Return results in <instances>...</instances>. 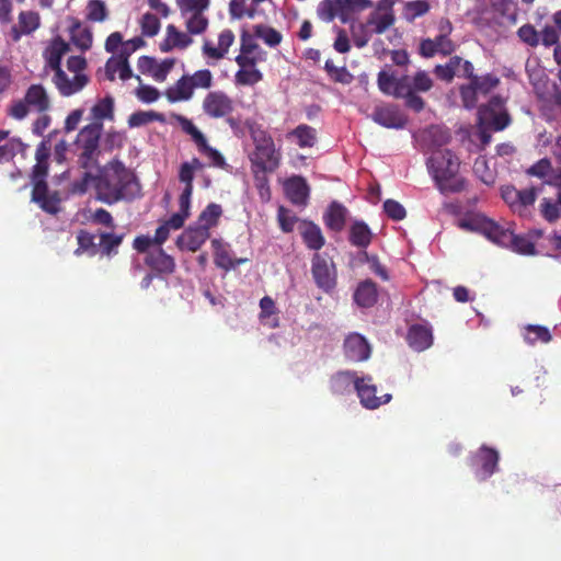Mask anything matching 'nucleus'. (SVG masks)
I'll use <instances>...</instances> for the list:
<instances>
[{"label":"nucleus","mask_w":561,"mask_h":561,"mask_svg":"<svg viewBox=\"0 0 561 561\" xmlns=\"http://www.w3.org/2000/svg\"><path fill=\"white\" fill-rule=\"evenodd\" d=\"M67 151V142L58 130H54L44 137L37 148V204L48 214H57L60 210L61 202L59 193H49L44 181L48 173V161L62 167Z\"/></svg>","instance_id":"f257e3e1"},{"label":"nucleus","mask_w":561,"mask_h":561,"mask_svg":"<svg viewBox=\"0 0 561 561\" xmlns=\"http://www.w3.org/2000/svg\"><path fill=\"white\" fill-rule=\"evenodd\" d=\"M94 190L99 201L113 205L138 197L141 185L134 171L123 162L114 160L99 170L94 179Z\"/></svg>","instance_id":"f03ea898"},{"label":"nucleus","mask_w":561,"mask_h":561,"mask_svg":"<svg viewBox=\"0 0 561 561\" xmlns=\"http://www.w3.org/2000/svg\"><path fill=\"white\" fill-rule=\"evenodd\" d=\"M426 164L442 193H456L465 188V181L456 178L460 165L459 159L449 149L434 150Z\"/></svg>","instance_id":"7ed1b4c3"},{"label":"nucleus","mask_w":561,"mask_h":561,"mask_svg":"<svg viewBox=\"0 0 561 561\" xmlns=\"http://www.w3.org/2000/svg\"><path fill=\"white\" fill-rule=\"evenodd\" d=\"M378 87L385 94L405 98L407 105L415 112L424 107L422 98L413 91L411 77L403 72H378Z\"/></svg>","instance_id":"20e7f679"},{"label":"nucleus","mask_w":561,"mask_h":561,"mask_svg":"<svg viewBox=\"0 0 561 561\" xmlns=\"http://www.w3.org/2000/svg\"><path fill=\"white\" fill-rule=\"evenodd\" d=\"M144 45L145 41L141 37L124 42L119 32L110 34L105 41V50L112 56L107 59L104 70H131L128 58Z\"/></svg>","instance_id":"39448f33"},{"label":"nucleus","mask_w":561,"mask_h":561,"mask_svg":"<svg viewBox=\"0 0 561 561\" xmlns=\"http://www.w3.org/2000/svg\"><path fill=\"white\" fill-rule=\"evenodd\" d=\"M101 133L102 123H92L78 134L76 144L78 149L81 150L78 163L82 169L89 170L98 164Z\"/></svg>","instance_id":"423d86ee"},{"label":"nucleus","mask_w":561,"mask_h":561,"mask_svg":"<svg viewBox=\"0 0 561 561\" xmlns=\"http://www.w3.org/2000/svg\"><path fill=\"white\" fill-rule=\"evenodd\" d=\"M458 227L466 231L479 232L501 247H508L512 240V231L508 228H504L482 215L462 218L459 220Z\"/></svg>","instance_id":"0eeeda50"},{"label":"nucleus","mask_w":561,"mask_h":561,"mask_svg":"<svg viewBox=\"0 0 561 561\" xmlns=\"http://www.w3.org/2000/svg\"><path fill=\"white\" fill-rule=\"evenodd\" d=\"M311 275L319 289L332 291L337 284V268L333 257L327 252H316L311 257Z\"/></svg>","instance_id":"6e6552de"},{"label":"nucleus","mask_w":561,"mask_h":561,"mask_svg":"<svg viewBox=\"0 0 561 561\" xmlns=\"http://www.w3.org/2000/svg\"><path fill=\"white\" fill-rule=\"evenodd\" d=\"M255 179L260 182V186L267 183L264 173H272L280 162V154L275 149V144L267 146H259L250 156Z\"/></svg>","instance_id":"1a4fd4ad"},{"label":"nucleus","mask_w":561,"mask_h":561,"mask_svg":"<svg viewBox=\"0 0 561 561\" xmlns=\"http://www.w3.org/2000/svg\"><path fill=\"white\" fill-rule=\"evenodd\" d=\"M355 390L362 405L369 410L378 409L380 405L390 402L392 396L390 393L377 397V387L373 382L371 376L359 377L355 382Z\"/></svg>","instance_id":"9d476101"},{"label":"nucleus","mask_w":561,"mask_h":561,"mask_svg":"<svg viewBox=\"0 0 561 561\" xmlns=\"http://www.w3.org/2000/svg\"><path fill=\"white\" fill-rule=\"evenodd\" d=\"M53 81L62 96H70L80 92L90 77L85 72H55Z\"/></svg>","instance_id":"9b49d317"},{"label":"nucleus","mask_w":561,"mask_h":561,"mask_svg":"<svg viewBox=\"0 0 561 561\" xmlns=\"http://www.w3.org/2000/svg\"><path fill=\"white\" fill-rule=\"evenodd\" d=\"M371 118L375 123L386 128L403 129L408 124L407 115L396 105L377 106Z\"/></svg>","instance_id":"f8f14e48"},{"label":"nucleus","mask_w":561,"mask_h":561,"mask_svg":"<svg viewBox=\"0 0 561 561\" xmlns=\"http://www.w3.org/2000/svg\"><path fill=\"white\" fill-rule=\"evenodd\" d=\"M203 111L211 118H221L232 113L233 102L224 92H210L203 101Z\"/></svg>","instance_id":"ddd939ff"},{"label":"nucleus","mask_w":561,"mask_h":561,"mask_svg":"<svg viewBox=\"0 0 561 561\" xmlns=\"http://www.w3.org/2000/svg\"><path fill=\"white\" fill-rule=\"evenodd\" d=\"M479 466L476 474L480 481H484L496 472L500 456L499 453L486 445H482L472 458Z\"/></svg>","instance_id":"4468645a"},{"label":"nucleus","mask_w":561,"mask_h":561,"mask_svg":"<svg viewBox=\"0 0 561 561\" xmlns=\"http://www.w3.org/2000/svg\"><path fill=\"white\" fill-rule=\"evenodd\" d=\"M343 350L345 357L351 362L367 360L371 353L369 343L358 333H351L346 336Z\"/></svg>","instance_id":"2eb2a0df"},{"label":"nucleus","mask_w":561,"mask_h":561,"mask_svg":"<svg viewBox=\"0 0 561 561\" xmlns=\"http://www.w3.org/2000/svg\"><path fill=\"white\" fill-rule=\"evenodd\" d=\"M145 264L159 275H171L176 267L173 256L167 254L162 248H154L145 257Z\"/></svg>","instance_id":"dca6fc26"},{"label":"nucleus","mask_w":561,"mask_h":561,"mask_svg":"<svg viewBox=\"0 0 561 561\" xmlns=\"http://www.w3.org/2000/svg\"><path fill=\"white\" fill-rule=\"evenodd\" d=\"M530 80H537L534 82V89L537 96L542 100L552 103L561 111V90L559 87L552 82L549 83L548 80L542 83L541 81L546 78L545 72H530Z\"/></svg>","instance_id":"f3484780"},{"label":"nucleus","mask_w":561,"mask_h":561,"mask_svg":"<svg viewBox=\"0 0 561 561\" xmlns=\"http://www.w3.org/2000/svg\"><path fill=\"white\" fill-rule=\"evenodd\" d=\"M70 51V45L59 36L50 41L43 51L44 70H61V59Z\"/></svg>","instance_id":"a211bd4d"},{"label":"nucleus","mask_w":561,"mask_h":561,"mask_svg":"<svg viewBox=\"0 0 561 561\" xmlns=\"http://www.w3.org/2000/svg\"><path fill=\"white\" fill-rule=\"evenodd\" d=\"M210 232L199 226L188 227L176 239L180 250L196 252L209 238Z\"/></svg>","instance_id":"6ab92c4d"},{"label":"nucleus","mask_w":561,"mask_h":561,"mask_svg":"<svg viewBox=\"0 0 561 561\" xmlns=\"http://www.w3.org/2000/svg\"><path fill=\"white\" fill-rule=\"evenodd\" d=\"M407 341L411 348L423 352L433 344V331L427 324H412L407 334Z\"/></svg>","instance_id":"aec40b11"},{"label":"nucleus","mask_w":561,"mask_h":561,"mask_svg":"<svg viewBox=\"0 0 561 561\" xmlns=\"http://www.w3.org/2000/svg\"><path fill=\"white\" fill-rule=\"evenodd\" d=\"M260 56L261 48L256 44L255 39L247 32H243L241 35L240 54L236 58L240 66V70H243L248 66H254L260 59Z\"/></svg>","instance_id":"412c9836"},{"label":"nucleus","mask_w":561,"mask_h":561,"mask_svg":"<svg viewBox=\"0 0 561 561\" xmlns=\"http://www.w3.org/2000/svg\"><path fill=\"white\" fill-rule=\"evenodd\" d=\"M286 197L295 205H306L309 197V186L302 176H291L284 183Z\"/></svg>","instance_id":"4be33fe9"},{"label":"nucleus","mask_w":561,"mask_h":561,"mask_svg":"<svg viewBox=\"0 0 561 561\" xmlns=\"http://www.w3.org/2000/svg\"><path fill=\"white\" fill-rule=\"evenodd\" d=\"M298 229L306 247L319 252L325 243V238L320 227L312 221L302 220Z\"/></svg>","instance_id":"5701e85b"},{"label":"nucleus","mask_w":561,"mask_h":561,"mask_svg":"<svg viewBox=\"0 0 561 561\" xmlns=\"http://www.w3.org/2000/svg\"><path fill=\"white\" fill-rule=\"evenodd\" d=\"M455 50V45L450 39L424 38L419 45L421 56L431 58L435 55H450Z\"/></svg>","instance_id":"b1692460"},{"label":"nucleus","mask_w":561,"mask_h":561,"mask_svg":"<svg viewBox=\"0 0 561 561\" xmlns=\"http://www.w3.org/2000/svg\"><path fill=\"white\" fill-rule=\"evenodd\" d=\"M359 380L355 371L342 370L337 371L330 378V389L332 393L344 396L351 393L355 389V382Z\"/></svg>","instance_id":"393cba45"},{"label":"nucleus","mask_w":561,"mask_h":561,"mask_svg":"<svg viewBox=\"0 0 561 561\" xmlns=\"http://www.w3.org/2000/svg\"><path fill=\"white\" fill-rule=\"evenodd\" d=\"M347 209L337 202H332L323 215V221L328 229L340 232L346 224Z\"/></svg>","instance_id":"a878e982"},{"label":"nucleus","mask_w":561,"mask_h":561,"mask_svg":"<svg viewBox=\"0 0 561 561\" xmlns=\"http://www.w3.org/2000/svg\"><path fill=\"white\" fill-rule=\"evenodd\" d=\"M193 91L194 83H192V79H190L188 75H184L175 84L165 90V96L170 102L175 103L190 100L193 95Z\"/></svg>","instance_id":"bb28decb"},{"label":"nucleus","mask_w":561,"mask_h":561,"mask_svg":"<svg viewBox=\"0 0 561 561\" xmlns=\"http://www.w3.org/2000/svg\"><path fill=\"white\" fill-rule=\"evenodd\" d=\"M373 240V232L368 225L362 220H355L348 231V241L359 249H367Z\"/></svg>","instance_id":"cd10ccee"},{"label":"nucleus","mask_w":561,"mask_h":561,"mask_svg":"<svg viewBox=\"0 0 561 561\" xmlns=\"http://www.w3.org/2000/svg\"><path fill=\"white\" fill-rule=\"evenodd\" d=\"M211 244L215 250L214 262L218 267L230 271L247 262V259H233L229 250L219 240L214 239Z\"/></svg>","instance_id":"c85d7f7f"},{"label":"nucleus","mask_w":561,"mask_h":561,"mask_svg":"<svg viewBox=\"0 0 561 561\" xmlns=\"http://www.w3.org/2000/svg\"><path fill=\"white\" fill-rule=\"evenodd\" d=\"M377 286L373 280L367 279L358 284L354 293V300L358 306L363 308L373 307L377 302Z\"/></svg>","instance_id":"c756f323"},{"label":"nucleus","mask_w":561,"mask_h":561,"mask_svg":"<svg viewBox=\"0 0 561 561\" xmlns=\"http://www.w3.org/2000/svg\"><path fill=\"white\" fill-rule=\"evenodd\" d=\"M536 198H537V190L535 187L519 190L518 196L515 201L512 211L523 218L530 217L531 209L534 207Z\"/></svg>","instance_id":"7c9ffc66"},{"label":"nucleus","mask_w":561,"mask_h":561,"mask_svg":"<svg viewBox=\"0 0 561 561\" xmlns=\"http://www.w3.org/2000/svg\"><path fill=\"white\" fill-rule=\"evenodd\" d=\"M539 214L549 224H554L561 217V187L557 198L543 197L539 203Z\"/></svg>","instance_id":"2f4dec72"},{"label":"nucleus","mask_w":561,"mask_h":561,"mask_svg":"<svg viewBox=\"0 0 561 561\" xmlns=\"http://www.w3.org/2000/svg\"><path fill=\"white\" fill-rule=\"evenodd\" d=\"M393 11L378 12L374 11L369 14L365 27L370 28L374 34L385 33L394 23Z\"/></svg>","instance_id":"473e14b6"},{"label":"nucleus","mask_w":561,"mask_h":561,"mask_svg":"<svg viewBox=\"0 0 561 561\" xmlns=\"http://www.w3.org/2000/svg\"><path fill=\"white\" fill-rule=\"evenodd\" d=\"M192 42L193 39L188 34L178 31L174 25L170 24L167 27V37L160 44V49L169 51L174 47L186 48Z\"/></svg>","instance_id":"72a5a7b5"},{"label":"nucleus","mask_w":561,"mask_h":561,"mask_svg":"<svg viewBox=\"0 0 561 561\" xmlns=\"http://www.w3.org/2000/svg\"><path fill=\"white\" fill-rule=\"evenodd\" d=\"M337 2L342 23H347L353 13L362 12L373 7L371 0H337Z\"/></svg>","instance_id":"f704fd0d"},{"label":"nucleus","mask_w":561,"mask_h":561,"mask_svg":"<svg viewBox=\"0 0 561 561\" xmlns=\"http://www.w3.org/2000/svg\"><path fill=\"white\" fill-rule=\"evenodd\" d=\"M523 337L528 345H535L537 342L549 343L552 340L549 329L539 324L525 325Z\"/></svg>","instance_id":"c9c22d12"},{"label":"nucleus","mask_w":561,"mask_h":561,"mask_svg":"<svg viewBox=\"0 0 561 561\" xmlns=\"http://www.w3.org/2000/svg\"><path fill=\"white\" fill-rule=\"evenodd\" d=\"M287 136L295 137L300 148H311L317 142V130L307 124L298 125Z\"/></svg>","instance_id":"e433bc0d"},{"label":"nucleus","mask_w":561,"mask_h":561,"mask_svg":"<svg viewBox=\"0 0 561 561\" xmlns=\"http://www.w3.org/2000/svg\"><path fill=\"white\" fill-rule=\"evenodd\" d=\"M70 38L73 45L81 50H87L92 45V33L89 28L81 26L80 22L76 21L70 26Z\"/></svg>","instance_id":"4c0bfd02"},{"label":"nucleus","mask_w":561,"mask_h":561,"mask_svg":"<svg viewBox=\"0 0 561 561\" xmlns=\"http://www.w3.org/2000/svg\"><path fill=\"white\" fill-rule=\"evenodd\" d=\"M222 215V208L219 204L210 203L199 214L197 219V226L205 228L209 231L210 228L217 226L219 218Z\"/></svg>","instance_id":"58836bf2"},{"label":"nucleus","mask_w":561,"mask_h":561,"mask_svg":"<svg viewBox=\"0 0 561 561\" xmlns=\"http://www.w3.org/2000/svg\"><path fill=\"white\" fill-rule=\"evenodd\" d=\"M260 320L263 321L265 324H267L272 329H276L279 327V320L277 317H274L271 319L272 316H275L277 313V309L275 306L274 300L270 296H264L260 300Z\"/></svg>","instance_id":"ea45409f"},{"label":"nucleus","mask_w":561,"mask_h":561,"mask_svg":"<svg viewBox=\"0 0 561 561\" xmlns=\"http://www.w3.org/2000/svg\"><path fill=\"white\" fill-rule=\"evenodd\" d=\"M35 30V15L32 11L21 12L19 15V24L13 26L11 35L13 41H19L22 34H30Z\"/></svg>","instance_id":"a19ab883"},{"label":"nucleus","mask_w":561,"mask_h":561,"mask_svg":"<svg viewBox=\"0 0 561 561\" xmlns=\"http://www.w3.org/2000/svg\"><path fill=\"white\" fill-rule=\"evenodd\" d=\"M91 114L94 119L99 121L98 123H101L103 119H113L114 99L110 95L101 99L91 108Z\"/></svg>","instance_id":"79ce46f5"},{"label":"nucleus","mask_w":561,"mask_h":561,"mask_svg":"<svg viewBox=\"0 0 561 561\" xmlns=\"http://www.w3.org/2000/svg\"><path fill=\"white\" fill-rule=\"evenodd\" d=\"M467 73L469 75L468 78L472 79L480 96H485L499 84V79L493 73L488 72L483 76H477L473 72Z\"/></svg>","instance_id":"37998d69"},{"label":"nucleus","mask_w":561,"mask_h":561,"mask_svg":"<svg viewBox=\"0 0 561 561\" xmlns=\"http://www.w3.org/2000/svg\"><path fill=\"white\" fill-rule=\"evenodd\" d=\"M152 122H164V116L154 111H137L128 117V126L130 128L145 126Z\"/></svg>","instance_id":"c03bdc74"},{"label":"nucleus","mask_w":561,"mask_h":561,"mask_svg":"<svg viewBox=\"0 0 561 561\" xmlns=\"http://www.w3.org/2000/svg\"><path fill=\"white\" fill-rule=\"evenodd\" d=\"M431 9L426 0L408 1L403 8V15L408 22H413L415 19L425 15Z\"/></svg>","instance_id":"a18cd8bd"},{"label":"nucleus","mask_w":561,"mask_h":561,"mask_svg":"<svg viewBox=\"0 0 561 561\" xmlns=\"http://www.w3.org/2000/svg\"><path fill=\"white\" fill-rule=\"evenodd\" d=\"M124 234H115L108 232L100 233V248L101 252L107 256L117 253V248L123 242Z\"/></svg>","instance_id":"49530a36"},{"label":"nucleus","mask_w":561,"mask_h":561,"mask_svg":"<svg viewBox=\"0 0 561 561\" xmlns=\"http://www.w3.org/2000/svg\"><path fill=\"white\" fill-rule=\"evenodd\" d=\"M254 34L270 47H276L280 44L283 38L282 34L278 31L264 24L255 25Z\"/></svg>","instance_id":"de8ad7c7"},{"label":"nucleus","mask_w":561,"mask_h":561,"mask_svg":"<svg viewBox=\"0 0 561 561\" xmlns=\"http://www.w3.org/2000/svg\"><path fill=\"white\" fill-rule=\"evenodd\" d=\"M196 148L199 153L206 156L211 161L214 167L227 169L228 164L225 157L217 149L210 147L206 138L199 142Z\"/></svg>","instance_id":"09e8293b"},{"label":"nucleus","mask_w":561,"mask_h":561,"mask_svg":"<svg viewBox=\"0 0 561 561\" xmlns=\"http://www.w3.org/2000/svg\"><path fill=\"white\" fill-rule=\"evenodd\" d=\"M317 14L320 20L330 23L336 16L340 19V9L337 0H322L317 8Z\"/></svg>","instance_id":"8fccbe9b"},{"label":"nucleus","mask_w":561,"mask_h":561,"mask_svg":"<svg viewBox=\"0 0 561 561\" xmlns=\"http://www.w3.org/2000/svg\"><path fill=\"white\" fill-rule=\"evenodd\" d=\"M507 248L523 255H534L536 253L535 243L525 236H516L512 232V240Z\"/></svg>","instance_id":"3c124183"},{"label":"nucleus","mask_w":561,"mask_h":561,"mask_svg":"<svg viewBox=\"0 0 561 561\" xmlns=\"http://www.w3.org/2000/svg\"><path fill=\"white\" fill-rule=\"evenodd\" d=\"M425 139L430 141L433 147H442L450 140V135L446 129L439 126H431L424 131Z\"/></svg>","instance_id":"603ef678"},{"label":"nucleus","mask_w":561,"mask_h":561,"mask_svg":"<svg viewBox=\"0 0 561 561\" xmlns=\"http://www.w3.org/2000/svg\"><path fill=\"white\" fill-rule=\"evenodd\" d=\"M77 241L79 248L77 249L78 252H89L91 255L96 254L98 247L95 244V236L87 230H79L77 233Z\"/></svg>","instance_id":"864d4df0"},{"label":"nucleus","mask_w":561,"mask_h":561,"mask_svg":"<svg viewBox=\"0 0 561 561\" xmlns=\"http://www.w3.org/2000/svg\"><path fill=\"white\" fill-rule=\"evenodd\" d=\"M468 79H469V83L462 84L460 87V95H461L463 106L466 108H473L478 104L480 94H479L478 90L476 89V85H474L472 79L471 78H468Z\"/></svg>","instance_id":"5fc2aeb1"},{"label":"nucleus","mask_w":561,"mask_h":561,"mask_svg":"<svg viewBox=\"0 0 561 561\" xmlns=\"http://www.w3.org/2000/svg\"><path fill=\"white\" fill-rule=\"evenodd\" d=\"M141 33L145 36L152 37L160 30V21L153 13L147 12L140 20Z\"/></svg>","instance_id":"6e6d98bb"},{"label":"nucleus","mask_w":561,"mask_h":561,"mask_svg":"<svg viewBox=\"0 0 561 561\" xmlns=\"http://www.w3.org/2000/svg\"><path fill=\"white\" fill-rule=\"evenodd\" d=\"M88 19L93 22H103L107 18V9L102 0H90L88 3Z\"/></svg>","instance_id":"4d7b16f0"},{"label":"nucleus","mask_w":561,"mask_h":561,"mask_svg":"<svg viewBox=\"0 0 561 561\" xmlns=\"http://www.w3.org/2000/svg\"><path fill=\"white\" fill-rule=\"evenodd\" d=\"M249 133L255 148L259 146H267L274 144L273 138L267 134V131L255 123L249 125Z\"/></svg>","instance_id":"13d9d810"},{"label":"nucleus","mask_w":561,"mask_h":561,"mask_svg":"<svg viewBox=\"0 0 561 561\" xmlns=\"http://www.w3.org/2000/svg\"><path fill=\"white\" fill-rule=\"evenodd\" d=\"M208 25V20L201 12H194L186 20V28L190 34H201Z\"/></svg>","instance_id":"bf43d9fd"},{"label":"nucleus","mask_w":561,"mask_h":561,"mask_svg":"<svg viewBox=\"0 0 561 561\" xmlns=\"http://www.w3.org/2000/svg\"><path fill=\"white\" fill-rule=\"evenodd\" d=\"M179 124L182 130L190 135L195 146L202 142L206 137L204 134L194 125V123L184 116H179Z\"/></svg>","instance_id":"052dcab7"},{"label":"nucleus","mask_w":561,"mask_h":561,"mask_svg":"<svg viewBox=\"0 0 561 561\" xmlns=\"http://www.w3.org/2000/svg\"><path fill=\"white\" fill-rule=\"evenodd\" d=\"M517 35L522 42L531 47H536L540 42L539 33L531 24L520 26L517 31Z\"/></svg>","instance_id":"680f3d73"},{"label":"nucleus","mask_w":561,"mask_h":561,"mask_svg":"<svg viewBox=\"0 0 561 561\" xmlns=\"http://www.w3.org/2000/svg\"><path fill=\"white\" fill-rule=\"evenodd\" d=\"M383 210L389 218L400 221L405 218L407 211L404 207L394 199H387L383 203Z\"/></svg>","instance_id":"e2e57ef3"},{"label":"nucleus","mask_w":561,"mask_h":561,"mask_svg":"<svg viewBox=\"0 0 561 561\" xmlns=\"http://www.w3.org/2000/svg\"><path fill=\"white\" fill-rule=\"evenodd\" d=\"M473 171L483 183H485L488 185H491L494 183V176L488 170V161L484 157H479L476 159L474 164H473Z\"/></svg>","instance_id":"0e129e2a"},{"label":"nucleus","mask_w":561,"mask_h":561,"mask_svg":"<svg viewBox=\"0 0 561 561\" xmlns=\"http://www.w3.org/2000/svg\"><path fill=\"white\" fill-rule=\"evenodd\" d=\"M433 70H473V67L470 61L453 56L445 65H436Z\"/></svg>","instance_id":"69168bd1"},{"label":"nucleus","mask_w":561,"mask_h":561,"mask_svg":"<svg viewBox=\"0 0 561 561\" xmlns=\"http://www.w3.org/2000/svg\"><path fill=\"white\" fill-rule=\"evenodd\" d=\"M95 175H92L89 171H85L83 175L71 183V193L82 195L90 186L94 187Z\"/></svg>","instance_id":"338daca9"},{"label":"nucleus","mask_w":561,"mask_h":561,"mask_svg":"<svg viewBox=\"0 0 561 561\" xmlns=\"http://www.w3.org/2000/svg\"><path fill=\"white\" fill-rule=\"evenodd\" d=\"M552 165L549 159L543 158L533 164L529 169H527V174L530 176H536L539 179L546 178L551 171Z\"/></svg>","instance_id":"774afa93"}]
</instances>
